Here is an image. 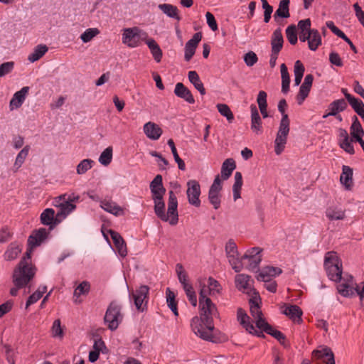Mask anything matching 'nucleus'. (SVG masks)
Instances as JSON below:
<instances>
[{"label":"nucleus","mask_w":364,"mask_h":364,"mask_svg":"<svg viewBox=\"0 0 364 364\" xmlns=\"http://www.w3.org/2000/svg\"><path fill=\"white\" fill-rule=\"evenodd\" d=\"M199 308L201 311L200 317L194 316L191 319V326L196 335L200 338L218 343L219 339L215 336V327L213 316L218 313L215 305L210 298L199 300Z\"/></svg>","instance_id":"1"},{"label":"nucleus","mask_w":364,"mask_h":364,"mask_svg":"<svg viewBox=\"0 0 364 364\" xmlns=\"http://www.w3.org/2000/svg\"><path fill=\"white\" fill-rule=\"evenodd\" d=\"M154 210L156 215L164 222H168L170 225H175L178 221V200L173 191L168 192V201L167 213L165 212V203L164 196L153 195Z\"/></svg>","instance_id":"2"},{"label":"nucleus","mask_w":364,"mask_h":364,"mask_svg":"<svg viewBox=\"0 0 364 364\" xmlns=\"http://www.w3.org/2000/svg\"><path fill=\"white\" fill-rule=\"evenodd\" d=\"M36 274L35 268L26 261V258H22L12 274V282L19 287H26L33 279Z\"/></svg>","instance_id":"3"},{"label":"nucleus","mask_w":364,"mask_h":364,"mask_svg":"<svg viewBox=\"0 0 364 364\" xmlns=\"http://www.w3.org/2000/svg\"><path fill=\"white\" fill-rule=\"evenodd\" d=\"M324 267L329 279L338 282L342 278V264L334 252H328L324 259Z\"/></svg>","instance_id":"4"},{"label":"nucleus","mask_w":364,"mask_h":364,"mask_svg":"<svg viewBox=\"0 0 364 364\" xmlns=\"http://www.w3.org/2000/svg\"><path fill=\"white\" fill-rule=\"evenodd\" d=\"M148 34L137 27L128 28L122 33V43L129 48H136L140 45L141 41L147 40Z\"/></svg>","instance_id":"5"},{"label":"nucleus","mask_w":364,"mask_h":364,"mask_svg":"<svg viewBox=\"0 0 364 364\" xmlns=\"http://www.w3.org/2000/svg\"><path fill=\"white\" fill-rule=\"evenodd\" d=\"M122 320L121 306L114 301L111 302L104 317L105 323L107 324L109 329L114 331L118 328Z\"/></svg>","instance_id":"6"},{"label":"nucleus","mask_w":364,"mask_h":364,"mask_svg":"<svg viewBox=\"0 0 364 364\" xmlns=\"http://www.w3.org/2000/svg\"><path fill=\"white\" fill-rule=\"evenodd\" d=\"M149 292V287L146 285H141L134 293H129V299L134 300V304L138 311L143 312L146 309Z\"/></svg>","instance_id":"7"},{"label":"nucleus","mask_w":364,"mask_h":364,"mask_svg":"<svg viewBox=\"0 0 364 364\" xmlns=\"http://www.w3.org/2000/svg\"><path fill=\"white\" fill-rule=\"evenodd\" d=\"M186 194L188 203L196 207L200 205V186L196 180H190L187 182Z\"/></svg>","instance_id":"8"},{"label":"nucleus","mask_w":364,"mask_h":364,"mask_svg":"<svg viewBox=\"0 0 364 364\" xmlns=\"http://www.w3.org/2000/svg\"><path fill=\"white\" fill-rule=\"evenodd\" d=\"M222 190L221 180L218 175L215 176L213 184L210 186L208 191V200L213 205L215 209H218L220 206V191Z\"/></svg>","instance_id":"9"},{"label":"nucleus","mask_w":364,"mask_h":364,"mask_svg":"<svg viewBox=\"0 0 364 364\" xmlns=\"http://www.w3.org/2000/svg\"><path fill=\"white\" fill-rule=\"evenodd\" d=\"M237 317L240 323L250 333L256 335L258 337H264V335L262 331H258L255 329L252 323H250V316L246 312L242 309L239 308L237 311Z\"/></svg>","instance_id":"10"},{"label":"nucleus","mask_w":364,"mask_h":364,"mask_svg":"<svg viewBox=\"0 0 364 364\" xmlns=\"http://www.w3.org/2000/svg\"><path fill=\"white\" fill-rule=\"evenodd\" d=\"M55 205L59 208V210L55 215L56 223H60L76 208V205L70 201L61 200L58 203L55 200Z\"/></svg>","instance_id":"11"},{"label":"nucleus","mask_w":364,"mask_h":364,"mask_svg":"<svg viewBox=\"0 0 364 364\" xmlns=\"http://www.w3.org/2000/svg\"><path fill=\"white\" fill-rule=\"evenodd\" d=\"M312 355L315 360H321L323 364H335L333 353L328 347L314 350Z\"/></svg>","instance_id":"12"},{"label":"nucleus","mask_w":364,"mask_h":364,"mask_svg":"<svg viewBox=\"0 0 364 364\" xmlns=\"http://www.w3.org/2000/svg\"><path fill=\"white\" fill-rule=\"evenodd\" d=\"M48 233L49 232L44 228L33 230L32 234L28 237V245L31 248L41 245L47 238Z\"/></svg>","instance_id":"13"},{"label":"nucleus","mask_w":364,"mask_h":364,"mask_svg":"<svg viewBox=\"0 0 364 364\" xmlns=\"http://www.w3.org/2000/svg\"><path fill=\"white\" fill-rule=\"evenodd\" d=\"M257 323V328L261 330L260 331L265 332L266 333L272 336L274 338H276L279 342L283 343V342L286 339V336L283 333L276 329H274L273 327L269 324L266 321H259Z\"/></svg>","instance_id":"14"},{"label":"nucleus","mask_w":364,"mask_h":364,"mask_svg":"<svg viewBox=\"0 0 364 364\" xmlns=\"http://www.w3.org/2000/svg\"><path fill=\"white\" fill-rule=\"evenodd\" d=\"M289 4L290 0H281L279 1L278 9L273 16L275 22L280 23L281 18H287L290 16Z\"/></svg>","instance_id":"15"},{"label":"nucleus","mask_w":364,"mask_h":364,"mask_svg":"<svg viewBox=\"0 0 364 364\" xmlns=\"http://www.w3.org/2000/svg\"><path fill=\"white\" fill-rule=\"evenodd\" d=\"M284 309L282 313L287 316L290 319L297 323L302 322V310L296 305H284Z\"/></svg>","instance_id":"16"},{"label":"nucleus","mask_w":364,"mask_h":364,"mask_svg":"<svg viewBox=\"0 0 364 364\" xmlns=\"http://www.w3.org/2000/svg\"><path fill=\"white\" fill-rule=\"evenodd\" d=\"M174 94L189 104L195 103L194 97L191 92L182 83H176L174 89Z\"/></svg>","instance_id":"17"},{"label":"nucleus","mask_w":364,"mask_h":364,"mask_svg":"<svg viewBox=\"0 0 364 364\" xmlns=\"http://www.w3.org/2000/svg\"><path fill=\"white\" fill-rule=\"evenodd\" d=\"M282 273V270L281 268L267 266L264 267L262 271L257 275V279L259 281H262L264 282H267L269 281V279L272 277H276Z\"/></svg>","instance_id":"18"},{"label":"nucleus","mask_w":364,"mask_h":364,"mask_svg":"<svg viewBox=\"0 0 364 364\" xmlns=\"http://www.w3.org/2000/svg\"><path fill=\"white\" fill-rule=\"evenodd\" d=\"M144 132L146 136L152 140H157L162 134V129L155 123L149 122L144 125Z\"/></svg>","instance_id":"19"},{"label":"nucleus","mask_w":364,"mask_h":364,"mask_svg":"<svg viewBox=\"0 0 364 364\" xmlns=\"http://www.w3.org/2000/svg\"><path fill=\"white\" fill-rule=\"evenodd\" d=\"M28 90V87H23L14 95L9 104V107L11 110L14 109H18L22 105Z\"/></svg>","instance_id":"20"},{"label":"nucleus","mask_w":364,"mask_h":364,"mask_svg":"<svg viewBox=\"0 0 364 364\" xmlns=\"http://www.w3.org/2000/svg\"><path fill=\"white\" fill-rule=\"evenodd\" d=\"M100 207L106 212L115 216H120L124 214L123 208L112 200H102Z\"/></svg>","instance_id":"21"},{"label":"nucleus","mask_w":364,"mask_h":364,"mask_svg":"<svg viewBox=\"0 0 364 364\" xmlns=\"http://www.w3.org/2000/svg\"><path fill=\"white\" fill-rule=\"evenodd\" d=\"M110 236L113 240V242L118 251V253L122 257H125L127 254L126 243L122 238V237L120 235L119 233L117 232H115L114 230L109 231Z\"/></svg>","instance_id":"22"},{"label":"nucleus","mask_w":364,"mask_h":364,"mask_svg":"<svg viewBox=\"0 0 364 364\" xmlns=\"http://www.w3.org/2000/svg\"><path fill=\"white\" fill-rule=\"evenodd\" d=\"M326 26L337 36L343 39L346 41L349 46L350 49L355 53H357L358 50L356 47L354 46L350 39L337 26H335L334 23L331 21H328L326 23Z\"/></svg>","instance_id":"23"},{"label":"nucleus","mask_w":364,"mask_h":364,"mask_svg":"<svg viewBox=\"0 0 364 364\" xmlns=\"http://www.w3.org/2000/svg\"><path fill=\"white\" fill-rule=\"evenodd\" d=\"M340 181L345 186L346 190L351 189L353 186V169L350 166H343Z\"/></svg>","instance_id":"24"},{"label":"nucleus","mask_w":364,"mask_h":364,"mask_svg":"<svg viewBox=\"0 0 364 364\" xmlns=\"http://www.w3.org/2000/svg\"><path fill=\"white\" fill-rule=\"evenodd\" d=\"M251 109V129L257 133L262 132V119L259 116V112L255 105H252Z\"/></svg>","instance_id":"25"},{"label":"nucleus","mask_w":364,"mask_h":364,"mask_svg":"<svg viewBox=\"0 0 364 364\" xmlns=\"http://www.w3.org/2000/svg\"><path fill=\"white\" fill-rule=\"evenodd\" d=\"M284 43V38L280 28H277L272 33L271 46L272 51L280 52Z\"/></svg>","instance_id":"26"},{"label":"nucleus","mask_w":364,"mask_h":364,"mask_svg":"<svg viewBox=\"0 0 364 364\" xmlns=\"http://www.w3.org/2000/svg\"><path fill=\"white\" fill-rule=\"evenodd\" d=\"M41 222L45 225H50V229L59 223H56L55 211L52 208H46L41 214Z\"/></svg>","instance_id":"27"},{"label":"nucleus","mask_w":364,"mask_h":364,"mask_svg":"<svg viewBox=\"0 0 364 364\" xmlns=\"http://www.w3.org/2000/svg\"><path fill=\"white\" fill-rule=\"evenodd\" d=\"M325 213L330 220H341L346 217L345 211L342 208L334 205L328 207Z\"/></svg>","instance_id":"28"},{"label":"nucleus","mask_w":364,"mask_h":364,"mask_svg":"<svg viewBox=\"0 0 364 364\" xmlns=\"http://www.w3.org/2000/svg\"><path fill=\"white\" fill-rule=\"evenodd\" d=\"M145 43L150 49L154 59L156 60V62L160 63L162 58L163 53L159 46L153 38H147Z\"/></svg>","instance_id":"29"},{"label":"nucleus","mask_w":364,"mask_h":364,"mask_svg":"<svg viewBox=\"0 0 364 364\" xmlns=\"http://www.w3.org/2000/svg\"><path fill=\"white\" fill-rule=\"evenodd\" d=\"M309 38L308 41L309 48L315 51L318 49L319 46L321 45L322 40L321 36L318 30L313 28L312 31H309Z\"/></svg>","instance_id":"30"},{"label":"nucleus","mask_w":364,"mask_h":364,"mask_svg":"<svg viewBox=\"0 0 364 364\" xmlns=\"http://www.w3.org/2000/svg\"><path fill=\"white\" fill-rule=\"evenodd\" d=\"M158 8L169 18L177 21L181 20V17L178 15V9L176 6L169 4H161L158 6Z\"/></svg>","instance_id":"31"},{"label":"nucleus","mask_w":364,"mask_h":364,"mask_svg":"<svg viewBox=\"0 0 364 364\" xmlns=\"http://www.w3.org/2000/svg\"><path fill=\"white\" fill-rule=\"evenodd\" d=\"M236 164L232 159H228L222 164L221 177L223 180H228L235 169Z\"/></svg>","instance_id":"32"},{"label":"nucleus","mask_w":364,"mask_h":364,"mask_svg":"<svg viewBox=\"0 0 364 364\" xmlns=\"http://www.w3.org/2000/svg\"><path fill=\"white\" fill-rule=\"evenodd\" d=\"M348 104L344 99L334 100L328 105L329 114L336 116L339 112L346 110Z\"/></svg>","instance_id":"33"},{"label":"nucleus","mask_w":364,"mask_h":364,"mask_svg":"<svg viewBox=\"0 0 364 364\" xmlns=\"http://www.w3.org/2000/svg\"><path fill=\"white\" fill-rule=\"evenodd\" d=\"M352 120L353 123L350 126V134L352 137L358 141V139H362V136L364 135V131L360 122L355 115L352 117Z\"/></svg>","instance_id":"34"},{"label":"nucleus","mask_w":364,"mask_h":364,"mask_svg":"<svg viewBox=\"0 0 364 364\" xmlns=\"http://www.w3.org/2000/svg\"><path fill=\"white\" fill-rule=\"evenodd\" d=\"M188 77L190 82L193 84L194 87L198 90L201 95H205V89L196 71H189Z\"/></svg>","instance_id":"35"},{"label":"nucleus","mask_w":364,"mask_h":364,"mask_svg":"<svg viewBox=\"0 0 364 364\" xmlns=\"http://www.w3.org/2000/svg\"><path fill=\"white\" fill-rule=\"evenodd\" d=\"M21 250L22 247L20 245L16 242H12L4 252V259L7 261L14 260L18 257Z\"/></svg>","instance_id":"36"},{"label":"nucleus","mask_w":364,"mask_h":364,"mask_svg":"<svg viewBox=\"0 0 364 364\" xmlns=\"http://www.w3.org/2000/svg\"><path fill=\"white\" fill-rule=\"evenodd\" d=\"M280 71L282 77V92L286 94L289 90L290 77L288 73L287 67L284 63L281 65Z\"/></svg>","instance_id":"37"},{"label":"nucleus","mask_w":364,"mask_h":364,"mask_svg":"<svg viewBox=\"0 0 364 364\" xmlns=\"http://www.w3.org/2000/svg\"><path fill=\"white\" fill-rule=\"evenodd\" d=\"M48 51V47L46 45H38L35 47L33 51L28 55V60L31 62H36L42 58Z\"/></svg>","instance_id":"38"},{"label":"nucleus","mask_w":364,"mask_h":364,"mask_svg":"<svg viewBox=\"0 0 364 364\" xmlns=\"http://www.w3.org/2000/svg\"><path fill=\"white\" fill-rule=\"evenodd\" d=\"M287 136L277 132L274 140V151L277 155H279L284 151L287 141Z\"/></svg>","instance_id":"39"},{"label":"nucleus","mask_w":364,"mask_h":364,"mask_svg":"<svg viewBox=\"0 0 364 364\" xmlns=\"http://www.w3.org/2000/svg\"><path fill=\"white\" fill-rule=\"evenodd\" d=\"M347 100L358 114L364 110V103L361 100L356 98L353 95H348L347 96Z\"/></svg>","instance_id":"40"},{"label":"nucleus","mask_w":364,"mask_h":364,"mask_svg":"<svg viewBox=\"0 0 364 364\" xmlns=\"http://www.w3.org/2000/svg\"><path fill=\"white\" fill-rule=\"evenodd\" d=\"M29 146H26L23 147L20 152L17 154V156L15 160V163L14 164V168H15V171H16L23 164L25 159H26L28 151H29Z\"/></svg>","instance_id":"41"},{"label":"nucleus","mask_w":364,"mask_h":364,"mask_svg":"<svg viewBox=\"0 0 364 364\" xmlns=\"http://www.w3.org/2000/svg\"><path fill=\"white\" fill-rule=\"evenodd\" d=\"M250 277L247 274H240L235 277V284L239 290L247 289L249 287Z\"/></svg>","instance_id":"42"},{"label":"nucleus","mask_w":364,"mask_h":364,"mask_svg":"<svg viewBox=\"0 0 364 364\" xmlns=\"http://www.w3.org/2000/svg\"><path fill=\"white\" fill-rule=\"evenodd\" d=\"M168 145L170 146L171 149L172 154L173 156L175 161L177 163L178 168L180 170L183 171L186 168V165L184 161L179 157L177 149L176 148L175 144L173 139H170L167 142Z\"/></svg>","instance_id":"43"},{"label":"nucleus","mask_w":364,"mask_h":364,"mask_svg":"<svg viewBox=\"0 0 364 364\" xmlns=\"http://www.w3.org/2000/svg\"><path fill=\"white\" fill-rule=\"evenodd\" d=\"M156 186H159L161 192H166V188L163 186V178L161 175H156L153 181L150 183V190L153 195H159V193L155 190Z\"/></svg>","instance_id":"44"},{"label":"nucleus","mask_w":364,"mask_h":364,"mask_svg":"<svg viewBox=\"0 0 364 364\" xmlns=\"http://www.w3.org/2000/svg\"><path fill=\"white\" fill-rule=\"evenodd\" d=\"M94 163V161L90 159L82 160L76 167L77 173L79 175L85 173L92 167Z\"/></svg>","instance_id":"45"},{"label":"nucleus","mask_w":364,"mask_h":364,"mask_svg":"<svg viewBox=\"0 0 364 364\" xmlns=\"http://www.w3.org/2000/svg\"><path fill=\"white\" fill-rule=\"evenodd\" d=\"M112 147L108 146L100 154L99 157V162L103 166H108L112 159Z\"/></svg>","instance_id":"46"},{"label":"nucleus","mask_w":364,"mask_h":364,"mask_svg":"<svg viewBox=\"0 0 364 364\" xmlns=\"http://www.w3.org/2000/svg\"><path fill=\"white\" fill-rule=\"evenodd\" d=\"M217 108L222 116L225 117L230 123L232 122L234 120V115L230 107L226 104H218Z\"/></svg>","instance_id":"47"},{"label":"nucleus","mask_w":364,"mask_h":364,"mask_svg":"<svg viewBox=\"0 0 364 364\" xmlns=\"http://www.w3.org/2000/svg\"><path fill=\"white\" fill-rule=\"evenodd\" d=\"M225 252L228 258L239 256L237 247L233 240L230 239L226 243Z\"/></svg>","instance_id":"48"},{"label":"nucleus","mask_w":364,"mask_h":364,"mask_svg":"<svg viewBox=\"0 0 364 364\" xmlns=\"http://www.w3.org/2000/svg\"><path fill=\"white\" fill-rule=\"evenodd\" d=\"M337 289L341 295L345 297L351 296L355 294V288L347 283H342L337 286Z\"/></svg>","instance_id":"49"},{"label":"nucleus","mask_w":364,"mask_h":364,"mask_svg":"<svg viewBox=\"0 0 364 364\" xmlns=\"http://www.w3.org/2000/svg\"><path fill=\"white\" fill-rule=\"evenodd\" d=\"M99 33L100 31L96 28H87L81 34L80 39L83 43H88Z\"/></svg>","instance_id":"50"},{"label":"nucleus","mask_w":364,"mask_h":364,"mask_svg":"<svg viewBox=\"0 0 364 364\" xmlns=\"http://www.w3.org/2000/svg\"><path fill=\"white\" fill-rule=\"evenodd\" d=\"M286 35L290 44L295 45L297 43L298 38L295 25L291 24L287 28Z\"/></svg>","instance_id":"51"},{"label":"nucleus","mask_w":364,"mask_h":364,"mask_svg":"<svg viewBox=\"0 0 364 364\" xmlns=\"http://www.w3.org/2000/svg\"><path fill=\"white\" fill-rule=\"evenodd\" d=\"M290 121L288 114H284L279 123V130L277 132L284 135H288L289 132Z\"/></svg>","instance_id":"52"},{"label":"nucleus","mask_w":364,"mask_h":364,"mask_svg":"<svg viewBox=\"0 0 364 364\" xmlns=\"http://www.w3.org/2000/svg\"><path fill=\"white\" fill-rule=\"evenodd\" d=\"M176 272L177 274L178 279L181 284L188 282V274L181 263L176 264Z\"/></svg>","instance_id":"53"},{"label":"nucleus","mask_w":364,"mask_h":364,"mask_svg":"<svg viewBox=\"0 0 364 364\" xmlns=\"http://www.w3.org/2000/svg\"><path fill=\"white\" fill-rule=\"evenodd\" d=\"M90 289V283L87 281H83L75 289L74 296L78 297L80 295L87 294H88Z\"/></svg>","instance_id":"54"},{"label":"nucleus","mask_w":364,"mask_h":364,"mask_svg":"<svg viewBox=\"0 0 364 364\" xmlns=\"http://www.w3.org/2000/svg\"><path fill=\"white\" fill-rule=\"evenodd\" d=\"M52 336L54 338H63V331L61 328V322L60 319H56L54 321L52 328H51Z\"/></svg>","instance_id":"55"},{"label":"nucleus","mask_w":364,"mask_h":364,"mask_svg":"<svg viewBox=\"0 0 364 364\" xmlns=\"http://www.w3.org/2000/svg\"><path fill=\"white\" fill-rule=\"evenodd\" d=\"M250 312H251V315L252 316V317L255 318V319L256 320L255 321V323H256V326L257 327V323H259V321H266L263 317H262V313L260 310V307L259 306V304H256L255 305H251V308H250Z\"/></svg>","instance_id":"56"},{"label":"nucleus","mask_w":364,"mask_h":364,"mask_svg":"<svg viewBox=\"0 0 364 364\" xmlns=\"http://www.w3.org/2000/svg\"><path fill=\"white\" fill-rule=\"evenodd\" d=\"M208 285L209 287V294L210 295H215L218 294L220 291V285L219 282L213 279V277H209L208 280Z\"/></svg>","instance_id":"57"},{"label":"nucleus","mask_w":364,"mask_h":364,"mask_svg":"<svg viewBox=\"0 0 364 364\" xmlns=\"http://www.w3.org/2000/svg\"><path fill=\"white\" fill-rule=\"evenodd\" d=\"M201 39L202 33L200 32L196 33L193 34V37L186 42L185 46L196 50Z\"/></svg>","instance_id":"58"},{"label":"nucleus","mask_w":364,"mask_h":364,"mask_svg":"<svg viewBox=\"0 0 364 364\" xmlns=\"http://www.w3.org/2000/svg\"><path fill=\"white\" fill-rule=\"evenodd\" d=\"M311 89L308 87H305L304 86H301L299 88V91L296 95V101L298 105H301L306 98L308 97Z\"/></svg>","instance_id":"59"},{"label":"nucleus","mask_w":364,"mask_h":364,"mask_svg":"<svg viewBox=\"0 0 364 364\" xmlns=\"http://www.w3.org/2000/svg\"><path fill=\"white\" fill-rule=\"evenodd\" d=\"M14 68V63L12 61L5 62L0 65V77H4L10 73Z\"/></svg>","instance_id":"60"},{"label":"nucleus","mask_w":364,"mask_h":364,"mask_svg":"<svg viewBox=\"0 0 364 364\" xmlns=\"http://www.w3.org/2000/svg\"><path fill=\"white\" fill-rule=\"evenodd\" d=\"M257 60L258 58L253 51H249L244 56V61L249 67L253 66Z\"/></svg>","instance_id":"61"},{"label":"nucleus","mask_w":364,"mask_h":364,"mask_svg":"<svg viewBox=\"0 0 364 364\" xmlns=\"http://www.w3.org/2000/svg\"><path fill=\"white\" fill-rule=\"evenodd\" d=\"M339 146L348 154L351 155L355 154L354 147L352 144V139H347V141H339Z\"/></svg>","instance_id":"62"},{"label":"nucleus","mask_w":364,"mask_h":364,"mask_svg":"<svg viewBox=\"0 0 364 364\" xmlns=\"http://www.w3.org/2000/svg\"><path fill=\"white\" fill-rule=\"evenodd\" d=\"M229 262L232 266V268L235 270V272H240L242 270V260L240 259L238 257H233L228 258Z\"/></svg>","instance_id":"63"},{"label":"nucleus","mask_w":364,"mask_h":364,"mask_svg":"<svg viewBox=\"0 0 364 364\" xmlns=\"http://www.w3.org/2000/svg\"><path fill=\"white\" fill-rule=\"evenodd\" d=\"M166 302L170 309H175V307L177 306V302L175 300V294L169 288L166 289Z\"/></svg>","instance_id":"64"}]
</instances>
